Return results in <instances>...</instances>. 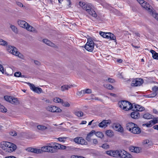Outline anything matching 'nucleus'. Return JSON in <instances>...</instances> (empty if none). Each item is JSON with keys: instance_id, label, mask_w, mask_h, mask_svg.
<instances>
[{"instance_id": "1", "label": "nucleus", "mask_w": 158, "mask_h": 158, "mask_svg": "<svg viewBox=\"0 0 158 158\" xmlns=\"http://www.w3.org/2000/svg\"><path fill=\"white\" fill-rule=\"evenodd\" d=\"M0 147L5 152H11L15 151L17 148L15 144L6 141L1 143Z\"/></svg>"}, {"instance_id": "2", "label": "nucleus", "mask_w": 158, "mask_h": 158, "mask_svg": "<svg viewBox=\"0 0 158 158\" xmlns=\"http://www.w3.org/2000/svg\"><path fill=\"white\" fill-rule=\"evenodd\" d=\"M79 5L83 9L85 10L87 13L92 17L95 18L97 17V14L95 11L92 8L91 4H85V2H80Z\"/></svg>"}, {"instance_id": "3", "label": "nucleus", "mask_w": 158, "mask_h": 158, "mask_svg": "<svg viewBox=\"0 0 158 158\" xmlns=\"http://www.w3.org/2000/svg\"><path fill=\"white\" fill-rule=\"evenodd\" d=\"M17 23L20 27L26 28L28 31L35 33L37 32V31L35 28L30 25L24 20H18Z\"/></svg>"}, {"instance_id": "4", "label": "nucleus", "mask_w": 158, "mask_h": 158, "mask_svg": "<svg viewBox=\"0 0 158 158\" xmlns=\"http://www.w3.org/2000/svg\"><path fill=\"white\" fill-rule=\"evenodd\" d=\"M7 51L10 53L16 56L21 58L23 56L22 54L18 51L17 49L15 47L11 46H8L6 47Z\"/></svg>"}, {"instance_id": "5", "label": "nucleus", "mask_w": 158, "mask_h": 158, "mask_svg": "<svg viewBox=\"0 0 158 158\" xmlns=\"http://www.w3.org/2000/svg\"><path fill=\"white\" fill-rule=\"evenodd\" d=\"M94 43L93 41L91 39H88L87 42L85 46V48L88 51L92 52L94 50Z\"/></svg>"}, {"instance_id": "6", "label": "nucleus", "mask_w": 158, "mask_h": 158, "mask_svg": "<svg viewBox=\"0 0 158 158\" xmlns=\"http://www.w3.org/2000/svg\"><path fill=\"white\" fill-rule=\"evenodd\" d=\"M142 6L149 12L152 11V7L144 0H136Z\"/></svg>"}, {"instance_id": "7", "label": "nucleus", "mask_w": 158, "mask_h": 158, "mask_svg": "<svg viewBox=\"0 0 158 158\" xmlns=\"http://www.w3.org/2000/svg\"><path fill=\"white\" fill-rule=\"evenodd\" d=\"M46 109L48 111L52 112L58 113L61 111V110L59 108L54 106H48Z\"/></svg>"}, {"instance_id": "8", "label": "nucleus", "mask_w": 158, "mask_h": 158, "mask_svg": "<svg viewBox=\"0 0 158 158\" xmlns=\"http://www.w3.org/2000/svg\"><path fill=\"white\" fill-rule=\"evenodd\" d=\"M4 98L6 101L12 104H16L19 103L17 99L12 97L6 96H4Z\"/></svg>"}, {"instance_id": "9", "label": "nucleus", "mask_w": 158, "mask_h": 158, "mask_svg": "<svg viewBox=\"0 0 158 158\" xmlns=\"http://www.w3.org/2000/svg\"><path fill=\"white\" fill-rule=\"evenodd\" d=\"M106 153L107 155L115 157H118L119 156V151H108L106 152Z\"/></svg>"}, {"instance_id": "10", "label": "nucleus", "mask_w": 158, "mask_h": 158, "mask_svg": "<svg viewBox=\"0 0 158 158\" xmlns=\"http://www.w3.org/2000/svg\"><path fill=\"white\" fill-rule=\"evenodd\" d=\"M74 141L76 143L81 145H86L87 143L85 140L81 137H77L75 138Z\"/></svg>"}, {"instance_id": "11", "label": "nucleus", "mask_w": 158, "mask_h": 158, "mask_svg": "<svg viewBox=\"0 0 158 158\" xmlns=\"http://www.w3.org/2000/svg\"><path fill=\"white\" fill-rule=\"evenodd\" d=\"M143 83V80L141 78L136 79L132 81L131 85L134 86H140Z\"/></svg>"}, {"instance_id": "12", "label": "nucleus", "mask_w": 158, "mask_h": 158, "mask_svg": "<svg viewBox=\"0 0 158 158\" xmlns=\"http://www.w3.org/2000/svg\"><path fill=\"white\" fill-rule=\"evenodd\" d=\"M111 123L110 120H103L98 125L99 127H106L108 125H110Z\"/></svg>"}, {"instance_id": "13", "label": "nucleus", "mask_w": 158, "mask_h": 158, "mask_svg": "<svg viewBox=\"0 0 158 158\" xmlns=\"http://www.w3.org/2000/svg\"><path fill=\"white\" fill-rule=\"evenodd\" d=\"M113 128L114 130L121 133L123 132V128L119 124H115Z\"/></svg>"}, {"instance_id": "14", "label": "nucleus", "mask_w": 158, "mask_h": 158, "mask_svg": "<svg viewBox=\"0 0 158 158\" xmlns=\"http://www.w3.org/2000/svg\"><path fill=\"white\" fill-rule=\"evenodd\" d=\"M141 131L140 129L137 124H135V126L133 127L131 132L134 134H139L141 132Z\"/></svg>"}, {"instance_id": "15", "label": "nucleus", "mask_w": 158, "mask_h": 158, "mask_svg": "<svg viewBox=\"0 0 158 158\" xmlns=\"http://www.w3.org/2000/svg\"><path fill=\"white\" fill-rule=\"evenodd\" d=\"M43 41L44 43L46 44L47 45L50 46L52 47H53L56 48H58V46L55 45L54 43L51 42L50 41L47 39H44L43 40Z\"/></svg>"}, {"instance_id": "16", "label": "nucleus", "mask_w": 158, "mask_h": 158, "mask_svg": "<svg viewBox=\"0 0 158 158\" xmlns=\"http://www.w3.org/2000/svg\"><path fill=\"white\" fill-rule=\"evenodd\" d=\"M133 107L134 108L132 110L134 111H142L144 109L143 107L139 105L135 104V103H133Z\"/></svg>"}, {"instance_id": "17", "label": "nucleus", "mask_w": 158, "mask_h": 158, "mask_svg": "<svg viewBox=\"0 0 158 158\" xmlns=\"http://www.w3.org/2000/svg\"><path fill=\"white\" fill-rule=\"evenodd\" d=\"M127 101H119L118 103V105L120 108L125 110V106H126L127 104Z\"/></svg>"}, {"instance_id": "18", "label": "nucleus", "mask_w": 158, "mask_h": 158, "mask_svg": "<svg viewBox=\"0 0 158 158\" xmlns=\"http://www.w3.org/2000/svg\"><path fill=\"white\" fill-rule=\"evenodd\" d=\"M140 150L141 149L140 148L137 147L131 146L130 148V150L131 152L136 153H139Z\"/></svg>"}, {"instance_id": "19", "label": "nucleus", "mask_w": 158, "mask_h": 158, "mask_svg": "<svg viewBox=\"0 0 158 158\" xmlns=\"http://www.w3.org/2000/svg\"><path fill=\"white\" fill-rule=\"evenodd\" d=\"M132 118L134 119H137L140 116L139 113L137 111H133L131 114Z\"/></svg>"}, {"instance_id": "20", "label": "nucleus", "mask_w": 158, "mask_h": 158, "mask_svg": "<svg viewBox=\"0 0 158 158\" xmlns=\"http://www.w3.org/2000/svg\"><path fill=\"white\" fill-rule=\"evenodd\" d=\"M135 124L133 123H127L126 125V129L131 132L133 127L135 126Z\"/></svg>"}, {"instance_id": "21", "label": "nucleus", "mask_w": 158, "mask_h": 158, "mask_svg": "<svg viewBox=\"0 0 158 158\" xmlns=\"http://www.w3.org/2000/svg\"><path fill=\"white\" fill-rule=\"evenodd\" d=\"M127 103V104L126 106H125V108L124 110H127L131 109H133V104H132L131 103L128 101Z\"/></svg>"}, {"instance_id": "22", "label": "nucleus", "mask_w": 158, "mask_h": 158, "mask_svg": "<svg viewBox=\"0 0 158 158\" xmlns=\"http://www.w3.org/2000/svg\"><path fill=\"white\" fill-rule=\"evenodd\" d=\"M95 132L94 131H90L87 135L86 137V140L88 142H90L91 141V138L93 135L94 134Z\"/></svg>"}, {"instance_id": "23", "label": "nucleus", "mask_w": 158, "mask_h": 158, "mask_svg": "<svg viewBox=\"0 0 158 158\" xmlns=\"http://www.w3.org/2000/svg\"><path fill=\"white\" fill-rule=\"evenodd\" d=\"M72 86L71 85H65L61 87V90L62 91L65 90H68Z\"/></svg>"}, {"instance_id": "24", "label": "nucleus", "mask_w": 158, "mask_h": 158, "mask_svg": "<svg viewBox=\"0 0 158 158\" xmlns=\"http://www.w3.org/2000/svg\"><path fill=\"white\" fill-rule=\"evenodd\" d=\"M41 150H42V152H53V150H50V148L48 146L42 147Z\"/></svg>"}, {"instance_id": "25", "label": "nucleus", "mask_w": 158, "mask_h": 158, "mask_svg": "<svg viewBox=\"0 0 158 158\" xmlns=\"http://www.w3.org/2000/svg\"><path fill=\"white\" fill-rule=\"evenodd\" d=\"M150 52L152 54L153 58L155 59L158 60V53L152 50H151Z\"/></svg>"}, {"instance_id": "26", "label": "nucleus", "mask_w": 158, "mask_h": 158, "mask_svg": "<svg viewBox=\"0 0 158 158\" xmlns=\"http://www.w3.org/2000/svg\"><path fill=\"white\" fill-rule=\"evenodd\" d=\"M143 117L146 119H150L152 118L153 116L149 113H146L143 115Z\"/></svg>"}, {"instance_id": "27", "label": "nucleus", "mask_w": 158, "mask_h": 158, "mask_svg": "<svg viewBox=\"0 0 158 158\" xmlns=\"http://www.w3.org/2000/svg\"><path fill=\"white\" fill-rule=\"evenodd\" d=\"M106 134L108 136L111 137L114 135V133L113 131L110 130H107L106 132Z\"/></svg>"}, {"instance_id": "28", "label": "nucleus", "mask_w": 158, "mask_h": 158, "mask_svg": "<svg viewBox=\"0 0 158 158\" xmlns=\"http://www.w3.org/2000/svg\"><path fill=\"white\" fill-rule=\"evenodd\" d=\"M108 35L109 39L113 40H116V37L113 34L111 33H109Z\"/></svg>"}, {"instance_id": "29", "label": "nucleus", "mask_w": 158, "mask_h": 158, "mask_svg": "<svg viewBox=\"0 0 158 158\" xmlns=\"http://www.w3.org/2000/svg\"><path fill=\"white\" fill-rule=\"evenodd\" d=\"M7 111V109L3 106L0 104V112H6Z\"/></svg>"}, {"instance_id": "30", "label": "nucleus", "mask_w": 158, "mask_h": 158, "mask_svg": "<svg viewBox=\"0 0 158 158\" xmlns=\"http://www.w3.org/2000/svg\"><path fill=\"white\" fill-rule=\"evenodd\" d=\"M96 135L98 138H102L104 137L102 133L100 132H97L95 133Z\"/></svg>"}, {"instance_id": "31", "label": "nucleus", "mask_w": 158, "mask_h": 158, "mask_svg": "<svg viewBox=\"0 0 158 158\" xmlns=\"http://www.w3.org/2000/svg\"><path fill=\"white\" fill-rule=\"evenodd\" d=\"M37 128L38 129L42 131L44 130L47 128V127L45 126L41 125H39L37 126Z\"/></svg>"}, {"instance_id": "32", "label": "nucleus", "mask_w": 158, "mask_h": 158, "mask_svg": "<svg viewBox=\"0 0 158 158\" xmlns=\"http://www.w3.org/2000/svg\"><path fill=\"white\" fill-rule=\"evenodd\" d=\"M119 156L121 158H123L125 155L126 154V151L124 150L119 151Z\"/></svg>"}, {"instance_id": "33", "label": "nucleus", "mask_w": 158, "mask_h": 158, "mask_svg": "<svg viewBox=\"0 0 158 158\" xmlns=\"http://www.w3.org/2000/svg\"><path fill=\"white\" fill-rule=\"evenodd\" d=\"M62 100L60 98L58 97H55L53 99V101L54 102L56 103H61L62 102Z\"/></svg>"}, {"instance_id": "34", "label": "nucleus", "mask_w": 158, "mask_h": 158, "mask_svg": "<svg viewBox=\"0 0 158 158\" xmlns=\"http://www.w3.org/2000/svg\"><path fill=\"white\" fill-rule=\"evenodd\" d=\"M34 92L38 94H40L42 92V90L40 88L36 87L35 89L34 90Z\"/></svg>"}, {"instance_id": "35", "label": "nucleus", "mask_w": 158, "mask_h": 158, "mask_svg": "<svg viewBox=\"0 0 158 158\" xmlns=\"http://www.w3.org/2000/svg\"><path fill=\"white\" fill-rule=\"evenodd\" d=\"M53 148L56 149H59L60 144L56 143H54Z\"/></svg>"}, {"instance_id": "36", "label": "nucleus", "mask_w": 158, "mask_h": 158, "mask_svg": "<svg viewBox=\"0 0 158 158\" xmlns=\"http://www.w3.org/2000/svg\"><path fill=\"white\" fill-rule=\"evenodd\" d=\"M10 27L12 30L15 33H17L18 32V30L17 28L15 26L11 25L10 26Z\"/></svg>"}, {"instance_id": "37", "label": "nucleus", "mask_w": 158, "mask_h": 158, "mask_svg": "<svg viewBox=\"0 0 158 158\" xmlns=\"http://www.w3.org/2000/svg\"><path fill=\"white\" fill-rule=\"evenodd\" d=\"M150 123L153 124H154L158 123V118H156L150 121Z\"/></svg>"}, {"instance_id": "38", "label": "nucleus", "mask_w": 158, "mask_h": 158, "mask_svg": "<svg viewBox=\"0 0 158 158\" xmlns=\"http://www.w3.org/2000/svg\"><path fill=\"white\" fill-rule=\"evenodd\" d=\"M0 45L3 46L7 45V43L6 41L0 39Z\"/></svg>"}, {"instance_id": "39", "label": "nucleus", "mask_w": 158, "mask_h": 158, "mask_svg": "<svg viewBox=\"0 0 158 158\" xmlns=\"http://www.w3.org/2000/svg\"><path fill=\"white\" fill-rule=\"evenodd\" d=\"M61 103L64 106L69 107L70 106V104L67 102H63L62 100Z\"/></svg>"}, {"instance_id": "40", "label": "nucleus", "mask_w": 158, "mask_h": 158, "mask_svg": "<svg viewBox=\"0 0 158 158\" xmlns=\"http://www.w3.org/2000/svg\"><path fill=\"white\" fill-rule=\"evenodd\" d=\"M85 94L84 89L81 90V91L78 92L77 93V95L79 96H82Z\"/></svg>"}, {"instance_id": "41", "label": "nucleus", "mask_w": 158, "mask_h": 158, "mask_svg": "<svg viewBox=\"0 0 158 158\" xmlns=\"http://www.w3.org/2000/svg\"><path fill=\"white\" fill-rule=\"evenodd\" d=\"M75 114L78 117H81L83 116V113L81 111H77L75 112Z\"/></svg>"}, {"instance_id": "42", "label": "nucleus", "mask_w": 158, "mask_h": 158, "mask_svg": "<svg viewBox=\"0 0 158 158\" xmlns=\"http://www.w3.org/2000/svg\"><path fill=\"white\" fill-rule=\"evenodd\" d=\"M34 150L33 152L36 153H42V150L40 149L35 148L34 149Z\"/></svg>"}, {"instance_id": "43", "label": "nucleus", "mask_w": 158, "mask_h": 158, "mask_svg": "<svg viewBox=\"0 0 158 158\" xmlns=\"http://www.w3.org/2000/svg\"><path fill=\"white\" fill-rule=\"evenodd\" d=\"M132 156L129 153L126 152V154L125 155L123 158H132Z\"/></svg>"}, {"instance_id": "44", "label": "nucleus", "mask_w": 158, "mask_h": 158, "mask_svg": "<svg viewBox=\"0 0 158 158\" xmlns=\"http://www.w3.org/2000/svg\"><path fill=\"white\" fill-rule=\"evenodd\" d=\"M152 126V125L150 123L149 121L148 123H144L142 124V126L143 127L146 126L147 127H151Z\"/></svg>"}, {"instance_id": "45", "label": "nucleus", "mask_w": 158, "mask_h": 158, "mask_svg": "<svg viewBox=\"0 0 158 158\" xmlns=\"http://www.w3.org/2000/svg\"><path fill=\"white\" fill-rule=\"evenodd\" d=\"M85 94H90L92 93V90L91 89H84Z\"/></svg>"}, {"instance_id": "46", "label": "nucleus", "mask_w": 158, "mask_h": 158, "mask_svg": "<svg viewBox=\"0 0 158 158\" xmlns=\"http://www.w3.org/2000/svg\"><path fill=\"white\" fill-rule=\"evenodd\" d=\"M156 92H154L152 94H150L148 95V98H151L155 97L156 95Z\"/></svg>"}, {"instance_id": "47", "label": "nucleus", "mask_w": 158, "mask_h": 158, "mask_svg": "<svg viewBox=\"0 0 158 158\" xmlns=\"http://www.w3.org/2000/svg\"><path fill=\"white\" fill-rule=\"evenodd\" d=\"M67 138V137H59L57 138V139L60 142H65V139H66Z\"/></svg>"}, {"instance_id": "48", "label": "nucleus", "mask_w": 158, "mask_h": 158, "mask_svg": "<svg viewBox=\"0 0 158 158\" xmlns=\"http://www.w3.org/2000/svg\"><path fill=\"white\" fill-rule=\"evenodd\" d=\"M105 87L109 89H111L113 88V87L112 85L108 84L105 85Z\"/></svg>"}, {"instance_id": "49", "label": "nucleus", "mask_w": 158, "mask_h": 158, "mask_svg": "<svg viewBox=\"0 0 158 158\" xmlns=\"http://www.w3.org/2000/svg\"><path fill=\"white\" fill-rule=\"evenodd\" d=\"M29 85L30 86L31 89L34 91V90L35 89V88L36 87H35L34 85L30 83H29Z\"/></svg>"}, {"instance_id": "50", "label": "nucleus", "mask_w": 158, "mask_h": 158, "mask_svg": "<svg viewBox=\"0 0 158 158\" xmlns=\"http://www.w3.org/2000/svg\"><path fill=\"white\" fill-rule=\"evenodd\" d=\"M152 16L158 21V14L155 12L152 13Z\"/></svg>"}, {"instance_id": "51", "label": "nucleus", "mask_w": 158, "mask_h": 158, "mask_svg": "<svg viewBox=\"0 0 158 158\" xmlns=\"http://www.w3.org/2000/svg\"><path fill=\"white\" fill-rule=\"evenodd\" d=\"M54 143H48V146L49 147V148H50V150H53L52 148H53V146L54 145Z\"/></svg>"}, {"instance_id": "52", "label": "nucleus", "mask_w": 158, "mask_h": 158, "mask_svg": "<svg viewBox=\"0 0 158 158\" xmlns=\"http://www.w3.org/2000/svg\"><path fill=\"white\" fill-rule=\"evenodd\" d=\"M21 75L20 72H16L14 74V76L16 77H19Z\"/></svg>"}, {"instance_id": "53", "label": "nucleus", "mask_w": 158, "mask_h": 158, "mask_svg": "<svg viewBox=\"0 0 158 158\" xmlns=\"http://www.w3.org/2000/svg\"><path fill=\"white\" fill-rule=\"evenodd\" d=\"M10 135L13 136H16L17 135L16 132L15 131H12L10 132Z\"/></svg>"}, {"instance_id": "54", "label": "nucleus", "mask_w": 158, "mask_h": 158, "mask_svg": "<svg viewBox=\"0 0 158 158\" xmlns=\"http://www.w3.org/2000/svg\"><path fill=\"white\" fill-rule=\"evenodd\" d=\"M108 33H109L108 32H105V34L103 35V37L107 39H109L108 35Z\"/></svg>"}, {"instance_id": "55", "label": "nucleus", "mask_w": 158, "mask_h": 158, "mask_svg": "<svg viewBox=\"0 0 158 158\" xmlns=\"http://www.w3.org/2000/svg\"><path fill=\"white\" fill-rule=\"evenodd\" d=\"M67 147L60 144L59 149H65Z\"/></svg>"}, {"instance_id": "56", "label": "nucleus", "mask_w": 158, "mask_h": 158, "mask_svg": "<svg viewBox=\"0 0 158 158\" xmlns=\"http://www.w3.org/2000/svg\"><path fill=\"white\" fill-rule=\"evenodd\" d=\"M106 81H108V82H111V83H113L115 81L112 78H109Z\"/></svg>"}, {"instance_id": "57", "label": "nucleus", "mask_w": 158, "mask_h": 158, "mask_svg": "<svg viewBox=\"0 0 158 158\" xmlns=\"http://www.w3.org/2000/svg\"><path fill=\"white\" fill-rule=\"evenodd\" d=\"M0 71H1L2 73H4V68L2 65L0 64Z\"/></svg>"}, {"instance_id": "58", "label": "nucleus", "mask_w": 158, "mask_h": 158, "mask_svg": "<svg viewBox=\"0 0 158 158\" xmlns=\"http://www.w3.org/2000/svg\"><path fill=\"white\" fill-rule=\"evenodd\" d=\"M34 148H28L27 150L29 152H34Z\"/></svg>"}, {"instance_id": "59", "label": "nucleus", "mask_w": 158, "mask_h": 158, "mask_svg": "<svg viewBox=\"0 0 158 158\" xmlns=\"http://www.w3.org/2000/svg\"><path fill=\"white\" fill-rule=\"evenodd\" d=\"M153 90L154 91V92H156L158 90V87L156 86H154L152 88Z\"/></svg>"}, {"instance_id": "60", "label": "nucleus", "mask_w": 158, "mask_h": 158, "mask_svg": "<svg viewBox=\"0 0 158 158\" xmlns=\"http://www.w3.org/2000/svg\"><path fill=\"white\" fill-rule=\"evenodd\" d=\"M108 145L106 143L102 145V147L104 148H108Z\"/></svg>"}, {"instance_id": "61", "label": "nucleus", "mask_w": 158, "mask_h": 158, "mask_svg": "<svg viewBox=\"0 0 158 158\" xmlns=\"http://www.w3.org/2000/svg\"><path fill=\"white\" fill-rule=\"evenodd\" d=\"M17 5L21 7H23V5L22 3L20 2H17Z\"/></svg>"}, {"instance_id": "62", "label": "nucleus", "mask_w": 158, "mask_h": 158, "mask_svg": "<svg viewBox=\"0 0 158 158\" xmlns=\"http://www.w3.org/2000/svg\"><path fill=\"white\" fill-rule=\"evenodd\" d=\"M67 148H69V150L72 151L74 150H75V149H76V148H73L72 147H67Z\"/></svg>"}, {"instance_id": "63", "label": "nucleus", "mask_w": 158, "mask_h": 158, "mask_svg": "<svg viewBox=\"0 0 158 158\" xmlns=\"http://www.w3.org/2000/svg\"><path fill=\"white\" fill-rule=\"evenodd\" d=\"M93 143L94 144H97L98 143V141L96 139H93Z\"/></svg>"}, {"instance_id": "64", "label": "nucleus", "mask_w": 158, "mask_h": 158, "mask_svg": "<svg viewBox=\"0 0 158 158\" xmlns=\"http://www.w3.org/2000/svg\"><path fill=\"white\" fill-rule=\"evenodd\" d=\"M153 128L158 130V125H155L153 126Z\"/></svg>"}]
</instances>
